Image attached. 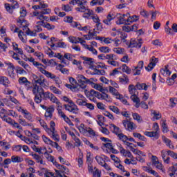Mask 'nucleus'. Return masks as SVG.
Masks as SVG:
<instances>
[{
    "label": "nucleus",
    "mask_w": 177,
    "mask_h": 177,
    "mask_svg": "<svg viewBox=\"0 0 177 177\" xmlns=\"http://www.w3.org/2000/svg\"><path fill=\"white\" fill-rule=\"evenodd\" d=\"M32 92L35 96L34 100L37 104H39V103L42 102V98L44 99V100H48V99L49 100L50 96H52V93L49 91L45 92L44 88L39 86L38 84L33 85Z\"/></svg>",
    "instance_id": "1"
},
{
    "label": "nucleus",
    "mask_w": 177,
    "mask_h": 177,
    "mask_svg": "<svg viewBox=\"0 0 177 177\" xmlns=\"http://www.w3.org/2000/svg\"><path fill=\"white\" fill-rule=\"evenodd\" d=\"M39 122L44 128V129L46 131V132L48 133L50 138H52L55 142H59L60 141V137L59 136V134L57 133V131H56V124L53 121L50 122V128L48 127V124L45 121L42 119L39 120Z\"/></svg>",
    "instance_id": "2"
},
{
    "label": "nucleus",
    "mask_w": 177,
    "mask_h": 177,
    "mask_svg": "<svg viewBox=\"0 0 177 177\" xmlns=\"http://www.w3.org/2000/svg\"><path fill=\"white\" fill-rule=\"evenodd\" d=\"M33 66L37 68L39 71L41 73V74H44L46 78H48L50 80H53V81H55L56 85H57L58 88H60V84H62V80H60V77L56 76L55 74L45 70L43 67H45L44 64L37 62V61H35L33 62Z\"/></svg>",
    "instance_id": "3"
},
{
    "label": "nucleus",
    "mask_w": 177,
    "mask_h": 177,
    "mask_svg": "<svg viewBox=\"0 0 177 177\" xmlns=\"http://www.w3.org/2000/svg\"><path fill=\"white\" fill-rule=\"evenodd\" d=\"M64 102H66V103H68L69 104H64V107L66 111H69V113H72L73 114H78V106L74 104L73 100H70L66 96H64L63 97Z\"/></svg>",
    "instance_id": "4"
},
{
    "label": "nucleus",
    "mask_w": 177,
    "mask_h": 177,
    "mask_svg": "<svg viewBox=\"0 0 177 177\" xmlns=\"http://www.w3.org/2000/svg\"><path fill=\"white\" fill-rule=\"evenodd\" d=\"M46 158L47 160H48V161H51V162H53V164H54L55 166L57 167V169H55V174L56 175H57V172H59V174L62 172V174H68V169L67 167H66L64 165H62L60 164H58L57 162H56V160H55V158L51 156V155H49V153H47L46 155Z\"/></svg>",
    "instance_id": "5"
},
{
    "label": "nucleus",
    "mask_w": 177,
    "mask_h": 177,
    "mask_svg": "<svg viewBox=\"0 0 177 177\" xmlns=\"http://www.w3.org/2000/svg\"><path fill=\"white\" fill-rule=\"evenodd\" d=\"M88 94L89 95V96H95V97H97L100 100H105V102H107L108 103H111V102H113V100H111L110 95H109L106 93H100L95 90H91L90 92L88 93Z\"/></svg>",
    "instance_id": "6"
},
{
    "label": "nucleus",
    "mask_w": 177,
    "mask_h": 177,
    "mask_svg": "<svg viewBox=\"0 0 177 177\" xmlns=\"http://www.w3.org/2000/svg\"><path fill=\"white\" fill-rule=\"evenodd\" d=\"M20 17L17 19V23L20 27L21 26H27V21L24 19V17L27 16V10L25 8H21L19 11Z\"/></svg>",
    "instance_id": "7"
},
{
    "label": "nucleus",
    "mask_w": 177,
    "mask_h": 177,
    "mask_svg": "<svg viewBox=\"0 0 177 177\" xmlns=\"http://www.w3.org/2000/svg\"><path fill=\"white\" fill-rule=\"evenodd\" d=\"M8 2H12V4L10 3H6L5 4V8L8 12V13H13L14 9H19L20 8V6L19 5V3L16 1V0H8Z\"/></svg>",
    "instance_id": "8"
},
{
    "label": "nucleus",
    "mask_w": 177,
    "mask_h": 177,
    "mask_svg": "<svg viewBox=\"0 0 177 177\" xmlns=\"http://www.w3.org/2000/svg\"><path fill=\"white\" fill-rule=\"evenodd\" d=\"M77 78L79 84H81L80 86L81 88H82V89H85L86 88L85 84H88V85H91L92 84V81H91V80L87 79L86 77H85V76L82 75H77Z\"/></svg>",
    "instance_id": "9"
},
{
    "label": "nucleus",
    "mask_w": 177,
    "mask_h": 177,
    "mask_svg": "<svg viewBox=\"0 0 177 177\" xmlns=\"http://www.w3.org/2000/svg\"><path fill=\"white\" fill-rule=\"evenodd\" d=\"M143 45V39H131L129 45V48H136L140 49Z\"/></svg>",
    "instance_id": "10"
},
{
    "label": "nucleus",
    "mask_w": 177,
    "mask_h": 177,
    "mask_svg": "<svg viewBox=\"0 0 177 177\" xmlns=\"http://www.w3.org/2000/svg\"><path fill=\"white\" fill-rule=\"evenodd\" d=\"M35 77L37 79L35 80V84H36V85L41 86V88H46L48 86V85H46L48 80L44 75H40L39 77L35 76Z\"/></svg>",
    "instance_id": "11"
},
{
    "label": "nucleus",
    "mask_w": 177,
    "mask_h": 177,
    "mask_svg": "<svg viewBox=\"0 0 177 177\" xmlns=\"http://www.w3.org/2000/svg\"><path fill=\"white\" fill-rule=\"evenodd\" d=\"M122 124L127 131H129L131 132L133 131V129H136V124L129 120H123Z\"/></svg>",
    "instance_id": "12"
},
{
    "label": "nucleus",
    "mask_w": 177,
    "mask_h": 177,
    "mask_svg": "<svg viewBox=\"0 0 177 177\" xmlns=\"http://www.w3.org/2000/svg\"><path fill=\"white\" fill-rule=\"evenodd\" d=\"M128 16H129V13H127L126 15L118 14L117 15V24H126L127 26H128V19H125V17H128Z\"/></svg>",
    "instance_id": "13"
},
{
    "label": "nucleus",
    "mask_w": 177,
    "mask_h": 177,
    "mask_svg": "<svg viewBox=\"0 0 177 177\" xmlns=\"http://www.w3.org/2000/svg\"><path fill=\"white\" fill-rule=\"evenodd\" d=\"M18 81L20 85H25L27 91H30V89H31V82L28 81L27 77H21Z\"/></svg>",
    "instance_id": "14"
},
{
    "label": "nucleus",
    "mask_w": 177,
    "mask_h": 177,
    "mask_svg": "<svg viewBox=\"0 0 177 177\" xmlns=\"http://www.w3.org/2000/svg\"><path fill=\"white\" fill-rule=\"evenodd\" d=\"M55 112V107L50 106L46 111L44 117L48 121H50L53 117V113Z\"/></svg>",
    "instance_id": "15"
},
{
    "label": "nucleus",
    "mask_w": 177,
    "mask_h": 177,
    "mask_svg": "<svg viewBox=\"0 0 177 177\" xmlns=\"http://www.w3.org/2000/svg\"><path fill=\"white\" fill-rule=\"evenodd\" d=\"M158 62V58H156V57H152L150 59V62L148 64V66L145 67L147 71H151L156 67V64H157Z\"/></svg>",
    "instance_id": "16"
},
{
    "label": "nucleus",
    "mask_w": 177,
    "mask_h": 177,
    "mask_svg": "<svg viewBox=\"0 0 177 177\" xmlns=\"http://www.w3.org/2000/svg\"><path fill=\"white\" fill-rule=\"evenodd\" d=\"M30 24L28 23L26 24V26H19L21 28H23V31H24L26 35H30V37H37V32L31 31L28 28Z\"/></svg>",
    "instance_id": "17"
},
{
    "label": "nucleus",
    "mask_w": 177,
    "mask_h": 177,
    "mask_svg": "<svg viewBox=\"0 0 177 177\" xmlns=\"http://www.w3.org/2000/svg\"><path fill=\"white\" fill-rule=\"evenodd\" d=\"M118 59L117 55L115 54H111L109 60L107 61V63L113 67H118L119 64L118 62L116 61Z\"/></svg>",
    "instance_id": "18"
},
{
    "label": "nucleus",
    "mask_w": 177,
    "mask_h": 177,
    "mask_svg": "<svg viewBox=\"0 0 177 177\" xmlns=\"http://www.w3.org/2000/svg\"><path fill=\"white\" fill-rule=\"evenodd\" d=\"M49 100H50L52 102V103H55V104H57V111H59V109L62 110V109H63V105H62V103H60V102L59 101V99H57V97H56V96H55V95L51 94V95L49 98Z\"/></svg>",
    "instance_id": "19"
},
{
    "label": "nucleus",
    "mask_w": 177,
    "mask_h": 177,
    "mask_svg": "<svg viewBox=\"0 0 177 177\" xmlns=\"http://www.w3.org/2000/svg\"><path fill=\"white\" fill-rule=\"evenodd\" d=\"M115 19V15L113 12H109L106 16V19L103 20V24L106 26H111V21Z\"/></svg>",
    "instance_id": "20"
},
{
    "label": "nucleus",
    "mask_w": 177,
    "mask_h": 177,
    "mask_svg": "<svg viewBox=\"0 0 177 177\" xmlns=\"http://www.w3.org/2000/svg\"><path fill=\"white\" fill-rule=\"evenodd\" d=\"M30 156L32 157V158L36 161L37 164H41V165H45V162H44V159H42V157L39 156V155L34 153H30Z\"/></svg>",
    "instance_id": "21"
},
{
    "label": "nucleus",
    "mask_w": 177,
    "mask_h": 177,
    "mask_svg": "<svg viewBox=\"0 0 177 177\" xmlns=\"http://www.w3.org/2000/svg\"><path fill=\"white\" fill-rule=\"evenodd\" d=\"M144 135H145V136H148V138H153L155 140H157V139L160 138V133L157 131H145Z\"/></svg>",
    "instance_id": "22"
},
{
    "label": "nucleus",
    "mask_w": 177,
    "mask_h": 177,
    "mask_svg": "<svg viewBox=\"0 0 177 177\" xmlns=\"http://www.w3.org/2000/svg\"><path fill=\"white\" fill-rule=\"evenodd\" d=\"M58 115L61 117V118H63V120L66 122L67 124H71V120L67 115H66V113L63 112L62 109H58Z\"/></svg>",
    "instance_id": "23"
},
{
    "label": "nucleus",
    "mask_w": 177,
    "mask_h": 177,
    "mask_svg": "<svg viewBox=\"0 0 177 177\" xmlns=\"http://www.w3.org/2000/svg\"><path fill=\"white\" fill-rule=\"evenodd\" d=\"M95 158L97 164L102 167L106 162V158H107V156L104 155L96 156Z\"/></svg>",
    "instance_id": "24"
},
{
    "label": "nucleus",
    "mask_w": 177,
    "mask_h": 177,
    "mask_svg": "<svg viewBox=\"0 0 177 177\" xmlns=\"http://www.w3.org/2000/svg\"><path fill=\"white\" fill-rule=\"evenodd\" d=\"M50 48H52V49H53L54 50H56V49H57V48H66L67 45L66 44V43L64 42H58V43H52V44H50Z\"/></svg>",
    "instance_id": "25"
},
{
    "label": "nucleus",
    "mask_w": 177,
    "mask_h": 177,
    "mask_svg": "<svg viewBox=\"0 0 177 177\" xmlns=\"http://www.w3.org/2000/svg\"><path fill=\"white\" fill-rule=\"evenodd\" d=\"M130 98L132 100V102H133V103H136L135 107L136 109H139V107H140V99L139 98V97H138V95H136V94L131 95Z\"/></svg>",
    "instance_id": "26"
},
{
    "label": "nucleus",
    "mask_w": 177,
    "mask_h": 177,
    "mask_svg": "<svg viewBox=\"0 0 177 177\" xmlns=\"http://www.w3.org/2000/svg\"><path fill=\"white\" fill-rule=\"evenodd\" d=\"M10 84V81H9V78L6 76H0V84L3 85L6 88L9 86Z\"/></svg>",
    "instance_id": "27"
},
{
    "label": "nucleus",
    "mask_w": 177,
    "mask_h": 177,
    "mask_svg": "<svg viewBox=\"0 0 177 177\" xmlns=\"http://www.w3.org/2000/svg\"><path fill=\"white\" fill-rule=\"evenodd\" d=\"M20 111L22 114H24V117L26 120H28V121H31V120H32V115H31V113H30V112H28V111H27L26 109H20Z\"/></svg>",
    "instance_id": "28"
},
{
    "label": "nucleus",
    "mask_w": 177,
    "mask_h": 177,
    "mask_svg": "<svg viewBox=\"0 0 177 177\" xmlns=\"http://www.w3.org/2000/svg\"><path fill=\"white\" fill-rule=\"evenodd\" d=\"M73 27H76V28H77V30H79V31H88L89 30V29L91 28V27L89 26H81V24H78V23H73Z\"/></svg>",
    "instance_id": "29"
},
{
    "label": "nucleus",
    "mask_w": 177,
    "mask_h": 177,
    "mask_svg": "<svg viewBox=\"0 0 177 177\" xmlns=\"http://www.w3.org/2000/svg\"><path fill=\"white\" fill-rule=\"evenodd\" d=\"M109 128L111 131L115 133V135H120L121 133V129H120L118 127L115 126L114 124H111L109 125Z\"/></svg>",
    "instance_id": "30"
},
{
    "label": "nucleus",
    "mask_w": 177,
    "mask_h": 177,
    "mask_svg": "<svg viewBox=\"0 0 177 177\" xmlns=\"http://www.w3.org/2000/svg\"><path fill=\"white\" fill-rule=\"evenodd\" d=\"M18 37L19 38L20 41L24 44L27 42V35L23 32V30L19 31Z\"/></svg>",
    "instance_id": "31"
},
{
    "label": "nucleus",
    "mask_w": 177,
    "mask_h": 177,
    "mask_svg": "<svg viewBox=\"0 0 177 177\" xmlns=\"http://www.w3.org/2000/svg\"><path fill=\"white\" fill-rule=\"evenodd\" d=\"M127 17V26H129L130 24H132V23H135V21H138V20H139V17L136 15H129Z\"/></svg>",
    "instance_id": "32"
},
{
    "label": "nucleus",
    "mask_w": 177,
    "mask_h": 177,
    "mask_svg": "<svg viewBox=\"0 0 177 177\" xmlns=\"http://www.w3.org/2000/svg\"><path fill=\"white\" fill-rule=\"evenodd\" d=\"M160 74L164 77H169L172 74V72L168 69V66H165L164 68L160 69Z\"/></svg>",
    "instance_id": "33"
},
{
    "label": "nucleus",
    "mask_w": 177,
    "mask_h": 177,
    "mask_svg": "<svg viewBox=\"0 0 177 177\" xmlns=\"http://www.w3.org/2000/svg\"><path fill=\"white\" fill-rule=\"evenodd\" d=\"M11 161L12 162H14L15 164H16L19 162H23V161H24V159H23V158L19 156H11Z\"/></svg>",
    "instance_id": "34"
},
{
    "label": "nucleus",
    "mask_w": 177,
    "mask_h": 177,
    "mask_svg": "<svg viewBox=\"0 0 177 177\" xmlns=\"http://www.w3.org/2000/svg\"><path fill=\"white\" fill-rule=\"evenodd\" d=\"M153 167H156L157 169H160L161 172H165V168H164V165H162V163H161L160 161L155 162V163H153Z\"/></svg>",
    "instance_id": "35"
},
{
    "label": "nucleus",
    "mask_w": 177,
    "mask_h": 177,
    "mask_svg": "<svg viewBox=\"0 0 177 177\" xmlns=\"http://www.w3.org/2000/svg\"><path fill=\"white\" fill-rule=\"evenodd\" d=\"M160 125L162 127V131L163 133H167L169 130L168 129V125H167L166 120H162L160 121Z\"/></svg>",
    "instance_id": "36"
},
{
    "label": "nucleus",
    "mask_w": 177,
    "mask_h": 177,
    "mask_svg": "<svg viewBox=\"0 0 177 177\" xmlns=\"http://www.w3.org/2000/svg\"><path fill=\"white\" fill-rule=\"evenodd\" d=\"M109 92H110V93H112V95L115 96L116 99L121 96V94H120V93H118V91H117V89H115L114 87H113L111 86H109Z\"/></svg>",
    "instance_id": "37"
},
{
    "label": "nucleus",
    "mask_w": 177,
    "mask_h": 177,
    "mask_svg": "<svg viewBox=\"0 0 177 177\" xmlns=\"http://www.w3.org/2000/svg\"><path fill=\"white\" fill-rule=\"evenodd\" d=\"M104 3V0H92L90 2L91 6H102Z\"/></svg>",
    "instance_id": "38"
},
{
    "label": "nucleus",
    "mask_w": 177,
    "mask_h": 177,
    "mask_svg": "<svg viewBox=\"0 0 177 177\" xmlns=\"http://www.w3.org/2000/svg\"><path fill=\"white\" fill-rule=\"evenodd\" d=\"M162 141L165 143L166 146L169 147V149H174L171 140L168 139L167 137H162Z\"/></svg>",
    "instance_id": "39"
},
{
    "label": "nucleus",
    "mask_w": 177,
    "mask_h": 177,
    "mask_svg": "<svg viewBox=\"0 0 177 177\" xmlns=\"http://www.w3.org/2000/svg\"><path fill=\"white\" fill-rule=\"evenodd\" d=\"M132 117L133 120L137 121V122H143V119L142 118V116L139 115L138 113H132Z\"/></svg>",
    "instance_id": "40"
},
{
    "label": "nucleus",
    "mask_w": 177,
    "mask_h": 177,
    "mask_svg": "<svg viewBox=\"0 0 177 177\" xmlns=\"http://www.w3.org/2000/svg\"><path fill=\"white\" fill-rule=\"evenodd\" d=\"M119 82L124 84H129V78H128L127 75H123L122 77H119Z\"/></svg>",
    "instance_id": "41"
},
{
    "label": "nucleus",
    "mask_w": 177,
    "mask_h": 177,
    "mask_svg": "<svg viewBox=\"0 0 177 177\" xmlns=\"http://www.w3.org/2000/svg\"><path fill=\"white\" fill-rule=\"evenodd\" d=\"M148 86L145 83H137L136 85V89H138L139 91L143 89L144 91H147Z\"/></svg>",
    "instance_id": "42"
},
{
    "label": "nucleus",
    "mask_w": 177,
    "mask_h": 177,
    "mask_svg": "<svg viewBox=\"0 0 177 177\" xmlns=\"http://www.w3.org/2000/svg\"><path fill=\"white\" fill-rule=\"evenodd\" d=\"M42 140L43 142H44V143H46V145H50V146H52L53 145V143L55 142L52 141V140H50L49 138L46 137V136L43 135L41 136Z\"/></svg>",
    "instance_id": "43"
},
{
    "label": "nucleus",
    "mask_w": 177,
    "mask_h": 177,
    "mask_svg": "<svg viewBox=\"0 0 177 177\" xmlns=\"http://www.w3.org/2000/svg\"><path fill=\"white\" fill-rule=\"evenodd\" d=\"M129 89V93L130 95H131V96L133 95H136V87L135 85L133 84H130L128 87Z\"/></svg>",
    "instance_id": "44"
},
{
    "label": "nucleus",
    "mask_w": 177,
    "mask_h": 177,
    "mask_svg": "<svg viewBox=\"0 0 177 177\" xmlns=\"http://www.w3.org/2000/svg\"><path fill=\"white\" fill-rule=\"evenodd\" d=\"M84 49H87L89 52H91L93 55H97V50L93 48L92 46L89 45H84Z\"/></svg>",
    "instance_id": "45"
},
{
    "label": "nucleus",
    "mask_w": 177,
    "mask_h": 177,
    "mask_svg": "<svg viewBox=\"0 0 177 177\" xmlns=\"http://www.w3.org/2000/svg\"><path fill=\"white\" fill-rule=\"evenodd\" d=\"M82 59L84 60V64H88V66H92L93 64V58L83 57Z\"/></svg>",
    "instance_id": "46"
},
{
    "label": "nucleus",
    "mask_w": 177,
    "mask_h": 177,
    "mask_svg": "<svg viewBox=\"0 0 177 177\" xmlns=\"http://www.w3.org/2000/svg\"><path fill=\"white\" fill-rule=\"evenodd\" d=\"M91 85L95 89H96L97 91H99L100 92H103V91H104V88H103V86L100 84H97L93 83V82H92Z\"/></svg>",
    "instance_id": "47"
},
{
    "label": "nucleus",
    "mask_w": 177,
    "mask_h": 177,
    "mask_svg": "<svg viewBox=\"0 0 177 177\" xmlns=\"http://www.w3.org/2000/svg\"><path fill=\"white\" fill-rule=\"evenodd\" d=\"M83 142H84L85 145L89 146V147L93 149V150H99V147L94 146L93 144L91 143V142H89V140H88L87 139H84Z\"/></svg>",
    "instance_id": "48"
},
{
    "label": "nucleus",
    "mask_w": 177,
    "mask_h": 177,
    "mask_svg": "<svg viewBox=\"0 0 177 177\" xmlns=\"http://www.w3.org/2000/svg\"><path fill=\"white\" fill-rule=\"evenodd\" d=\"M113 51L114 52V53H116L117 55H124V53L125 52V49L120 47H118V48H114L113 49Z\"/></svg>",
    "instance_id": "49"
},
{
    "label": "nucleus",
    "mask_w": 177,
    "mask_h": 177,
    "mask_svg": "<svg viewBox=\"0 0 177 177\" xmlns=\"http://www.w3.org/2000/svg\"><path fill=\"white\" fill-rule=\"evenodd\" d=\"M96 39H100V41H102L103 42H104V44H111V42H113V39H111L110 37H96Z\"/></svg>",
    "instance_id": "50"
},
{
    "label": "nucleus",
    "mask_w": 177,
    "mask_h": 177,
    "mask_svg": "<svg viewBox=\"0 0 177 177\" xmlns=\"http://www.w3.org/2000/svg\"><path fill=\"white\" fill-rule=\"evenodd\" d=\"M112 54H100L97 56L98 59H100V60H109Z\"/></svg>",
    "instance_id": "51"
},
{
    "label": "nucleus",
    "mask_w": 177,
    "mask_h": 177,
    "mask_svg": "<svg viewBox=\"0 0 177 177\" xmlns=\"http://www.w3.org/2000/svg\"><path fill=\"white\" fill-rule=\"evenodd\" d=\"M73 17L67 16L64 18V21H65V23H70L71 27H73V24H74V23H77L76 21H73Z\"/></svg>",
    "instance_id": "52"
},
{
    "label": "nucleus",
    "mask_w": 177,
    "mask_h": 177,
    "mask_svg": "<svg viewBox=\"0 0 177 177\" xmlns=\"http://www.w3.org/2000/svg\"><path fill=\"white\" fill-rule=\"evenodd\" d=\"M93 15V11L92 10L86 9L83 15V17H85L86 19H88V17H91Z\"/></svg>",
    "instance_id": "53"
},
{
    "label": "nucleus",
    "mask_w": 177,
    "mask_h": 177,
    "mask_svg": "<svg viewBox=\"0 0 177 177\" xmlns=\"http://www.w3.org/2000/svg\"><path fill=\"white\" fill-rule=\"evenodd\" d=\"M122 71H123V73H126V74H131L132 71L129 67H128V66H127V64H123L122 65Z\"/></svg>",
    "instance_id": "54"
},
{
    "label": "nucleus",
    "mask_w": 177,
    "mask_h": 177,
    "mask_svg": "<svg viewBox=\"0 0 177 177\" xmlns=\"http://www.w3.org/2000/svg\"><path fill=\"white\" fill-rule=\"evenodd\" d=\"M50 91H51V92L53 93H55V95H62V91L59 90V88H57L56 86H50Z\"/></svg>",
    "instance_id": "55"
},
{
    "label": "nucleus",
    "mask_w": 177,
    "mask_h": 177,
    "mask_svg": "<svg viewBox=\"0 0 177 177\" xmlns=\"http://www.w3.org/2000/svg\"><path fill=\"white\" fill-rule=\"evenodd\" d=\"M19 64H20V66H21L22 67H24V68H25V70H27V71H28V70H30V65H28V64L26 63V62L24 61H18Z\"/></svg>",
    "instance_id": "56"
},
{
    "label": "nucleus",
    "mask_w": 177,
    "mask_h": 177,
    "mask_svg": "<svg viewBox=\"0 0 177 177\" xmlns=\"http://www.w3.org/2000/svg\"><path fill=\"white\" fill-rule=\"evenodd\" d=\"M68 41H69V42H71V44H80L78 37H75L74 36H70L68 37Z\"/></svg>",
    "instance_id": "57"
},
{
    "label": "nucleus",
    "mask_w": 177,
    "mask_h": 177,
    "mask_svg": "<svg viewBox=\"0 0 177 177\" xmlns=\"http://www.w3.org/2000/svg\"><path fill=\"white\" fill-rule=\"evenodd\" d=\"M118 137L119 138L120 140H122V142H124V143L128 140V137L124 135V133H122V132L118 135Z\"/></svg>",
    "instance_id": "58"
},
{
    "label": "nucleus",
    "mask_w": 177,
    "mask_h": 177,
    "mask_svg": "<svg viewBox=\"0 0 177 177\" xmlns=\"http://www.w3.org/2000/svg\"><path fill=\"white\" fill-rule=\"evenodd\" d=\"M7 71L10 78H15L16 73H15V68H12V69H7Z\"/></svg>",
    "instance_id": "59"
},
{
    "label": "nucleus",
    "mask_w": 177,
    "mask_h": 177,
    "mask_svg": "<svg viewBox=\"0 0 177 177\" xmlns=\"http://www.w3.org/2000/svg\"><path fill=\"white\" fill-rule=\"evenodd\" d=\"M151 114H153L154 120H160V118H161V113H160V112L152 111Z\"/></svg>",
    "instance_id": "60"
},
{
    "label": "nucleus",
    "mask_w": 177,
    "mask_h": 177,
    "mask_svg": "<svg viewBox=\"0 0 177 177\" xmlns=\"http://www.w3.org/2000/svg\"><path fill=\"white\" fill-rule=\"evenodd\" d=\"M99 50L102 53H110V48L106 46H102L99 48Z\"/></svg>",
    "instance_id": "61"
},
{
    "label": "nucleus",
    "mask_w": 177,
    "mask_h": 177,
    "mask_svg": "<svg viewBox=\"0 0 177 177\" xmlns=\"http://www.w3.org/2000/svg\"><path fill=\"white\" fill-rule=\"evenodd\" d=\"M79 6H80V7H77L75 8V10H77V12H82V13H84V12H86V10L88 8H86V7H85L84 6V4Z\"/></svg>",
    "instance_id": "62"
},
{
    "label": "nucleus",
    "mask_w": 177,
    "mask_h": 177,
    "mask_svg": "<svg viewBox=\"0 0 177 177\" xmlns=\"http://www.w3.org/2000/svg\"><path fill=\"white\" fill-rule=\"evenodd\" d=\"M91 174H93V177H101L102 171L99 169L94 170Z\"/></svg>",
    "instance_id": "63"
},
{
    "label": "nucleus",
    "mask_w": 177,
    "mask_h": 177,
    "mask_svg": "<svg viewBox=\"0 0 177 177\" xmlns=\"http://www.w3.org/2000/svg\"><path fill=\"white\" fill-rule=\"evenodd\" d=\"M57 176V174H55L50 171H48V170H45L44 172V177H55Z\"/></svg>",
    "instance_id": "64"
}]
</instances>
